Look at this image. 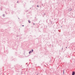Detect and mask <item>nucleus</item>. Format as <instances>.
<instances>
[{"mask_svg": "<svg viewBox=\"0 0 75 75\" xmlns=\"http://www.w3.org/2000/svg\"><path fill=\"white\" fill-rule=\"evenodd\" d=\"M33 52V50L32 49V52L31 51H30L29 52V54H31V52Z\"/></svg>", "mask_w": 75, "mask_h": 75, "instance_id": "nucleus-1", "label": "nucleus"}, {"mask_svg": "<svg viewBox=\"0 0 75 75\" xmlns=\"http://www.w3.org/2000/svg\"><path fill=\"white\" fill-rule=\"evenodd\" d=\"M75 75V71H73L72 72V75Z\"/></svg>", "mask_w": 75, "mask_h": 75, "instance_id": "nucleus-2", "label": "nucleus"}, {"mask_svg": "<svg viewBox=\"0 0 75 75\" xmlns=\"http://www.w3.org/2000/svg\"><path fill=\"white\" fill-rule=\"evenodd\" d=\"M28 21L29 23H31V21H30L29 20V21Z\"/></svg>", "mask_w": 75, "mask_h": 75, "instance_id": "nucleus-3", "label": "nucleus"}, {"mask_svg": "<svg viewBox=\"0 0 75 75\" xmlns=\"http://www.w3.org/2000/svg\"><path fill=\"white\" fill-rule=\"evenodd\" d=\"M5 16V15L4 14H3V16H4V17Z\"/></svg>", "mask_w": 75, "mask_h": 75, "instance_id": "nucleus-4", "label": "nucleus"}, {"mask_svg": "<svg viewBox=\"0 0 75 75\" xmlns=\"http://www.w3.org/2000/svg\"><path fill=\"white\" fill-rule=\"evenodd\" d=\"M23 27H24V25H22Z\"/></svg>", "mask_w": 75, "mask_h": 75, "instance_id": "nucleus-5", "label": "nucleus"}, {"mask_svg": "<svg viewBox=\"0 0 75 75\" xmlns=\"http://www.w3.org/2000/svg\"><path fill=\"white\" fill-rule=\"evenodd\" d=\"M18 1H17V3H18Z\"/></svg>", "mask_w": 75, "mask_h": 75, "instance_id": "nucleus-6", "label": "nucleus"}, {"mask_svg": "<svg viewBox=\"0 0 75 75\" xmlns=\"http://www.w3.org/2000/svg\"><path fill=\"white\" fill-rule=\"evenodd\" d=\"M35 24V23H34L33 25H34Z\"/></svg>", "mask_w": 75, "mask_h": 75, "instance_id": "nucleus-7", "label": "nucleus"}, {"mask_svg": "<svg viewBox=\"0 0 75 75\" xmlns=\"http://www.w3.org/2000/svg\"><path fill=\"white\" fill-rule=\"evenodd\" d=\"M37 7H38V6H37Z\"/></svg>", "mask_w": 75, "mask_h": 75, "instance_id": "nucleus-8", "label": "nucleus"}]
</instances>
